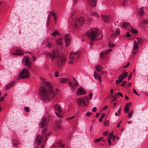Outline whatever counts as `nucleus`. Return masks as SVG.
Masks as SVG:
<instances>
[{"label": "nucleus", "instance_id": "8", "mask_svg": "<svg viewBox=\"0 0 148 148\" xmlns=\"http://www.w3.org/2000/svg\"><path fill=\"white\" fill-rule=\"evenodd\" d=\"M30 76L29 71L25 69H23L19 73L17 79L19 80L21 78L25 79L28 78Z\"/></svg>", "mask_w": 148, "mask_h": 148}, {"label": "nucleus", "instance_id": "44", "mask_svg": "<svg viewBox=\"0 0 148 148\" xmlns=\"http://www.w3.org/2000/svg\"><path fill=\"white\" fill-rule=\"evenodd\" d=\"M94 76L96 79H97L99 76V75L97 73H94Z\"/></svg>", "mask_w": 148, "mask_h": 148}, {"label": "nucleus", "instance_id": "32", "mask_svg": "<svg viewBox=\"0 0 148 148\" xmlns=\"http://www.w3.org/2000/svg\"><path fill=\"white\" fill-rule=\"evenodd\" d=\"M141 24H144L145 25H147L148 24V20H143L141 22Z\"/></svg>", "mask_w": 148, "mask_h": 148}, {"label": "nucleus", "instance_id": "22", "mask_svg": "<svg viewBox=\"0 0 148 148\" xmlns=\"http://www.w3.org/2000/svg\"><path fill=\"white\" fill-rule=\"evenodd\" d=\"M138 16H143L144 14V12L143 9V8H140L138 12Z\"/></svg>", "mask_w": 148, "mask_h": 148}, {"label": "nucleus", "instance_id": "24", "mask_svg": "<svg viewBox=\"0 0 148 148\" xmlns=\"http://www.w3.org/2000/svg\"><path fill=\"white\" fill-rule=\"evenodd\" d=\"M106 55L105 53V51H103L101 52L100 55L101 59H105L106 57Z\"/></svg>", "mask_w": 148, "mask_h": 148}, {"label": "nucleus", "instance_id": "63", "mask_svg": "<svg viewBox=\"0 0 148 148\" xmlns=\"http://www.w3.org/2000/svg\"><path fill=\"white\" fill-rule=\"evenodd\" d=\"M105 116V114L104 113H102L101 115V118H103Z\"/></svg>", "mask_w": 148, "mask_h": 148}, {"label": "nucleus", "instance_id": "54", "mask_svg": "<svg viewBox=\"0 0 148 148\" xmlns=\"http://www.w3.org/2000/svg\"><path fill=\"white\" fill-rule=\"evenodd\" d=\"M92 113L91 112H88L86 113V116H89L90 115L92 114Z\"/></svg>", "mask_w": 148, "mask_h": 148}, {"label": "nucleus", "instance_id": "30", "mask_svg": "<svg viewBox=\"0 0 148 148\" xmlns=\"http://www.w3.org/2000/svg\"><path fill=\"white\" fill-rule=\"evenodd\" d=\"M92 96H93V95H92V92H90L89 94V98H88L87 97V98L88 99V102H89V103L90 100H91L92 99Z\"/></svg>", "mask_w": 148, "mask_h": 148}, {"label": "nucleus", "instance_id": "60", "mask_svg": "<svg viewBox=\"0 0 148 148\" xmlns=\"http://www.w3.org/2000/svg\"><path fill=\"white\" fill-rule=\"evenodd\" d=\"M118 95H120L121 97H123V95L122 93L121 92H118Z\"/></svg>", "mask_w": 148, "mask_h": 148}, {"label": "nucleus", "instance_id": "45", "mask_svg": "<svg viewBox=\"0 0 148 148\" xmlns=\"http://www.w3.org/2000/svg\"><path fill=\"white\" fill-rule=\"evenodd\" d=\"M13 144L14 145H16L18 144V142L17 140H13Z\"/></svg>", "mask_w": 148, "mask_h": 148}, {"label": "nucleus", "instance_id": "19", "mask_svg": "<svg viewBox=\"0 0 148 148\" xmlns=\"http://www.w3.org/2000/svg\"><path fill=\"white\" fill-rule=\"evenodd\" d=\"M54 108L60 113L62 111L61 107L59 104L55 105L54 107Z\"/></svg>", "mask_w": 148, "mask_h": 148}, {"label": "nucleus", "instance_id": "13", "mask_svg": "<svg viewBox=\"0 0 148 148\" xmlns=\"http://www.w3.org/2000/svg\"><path fill=\"white\" fill-rule=\"evenodd\" d=\"M86 93V92L85 91L84 89L81 87H80L77 90V94L78 95H85Z\"/></svg>", "mask_w": 148, "mask_h": 148}, {"label": "nucleus", "instance_id": "3", "mask_svg": "<svg viewBox=\"0 0 148 148\" xmlns=\"http://www.w3.org/2000/svg\"><path fill=\"white\" fill-rule=\"evenodd\" d=\"M87 34L90 39L92 40H101L103 37V34L101 32L95 28L92 29Z\"/></svg>", "mask_w": 148, "mask_h": 148}, {"label": "nucleus", "instance_id": "62", "mask_svg": "<svg viewBox=\"0 0 148 148\" xmlns=\"http://www.w3.org/2000/svg\"><path fill=\"white\" fill-rule=\"evenodd\" d=\"M97 110V108L96 107H94L92 110V111L93 112H95Z\"/></svg>", "mask_w": 148, "mask_h": 148}, {"label": "nucleus", "instance_id": "55", "mask_svg": "<svg viewBox=\"0 0 148 148\" xmlns=\"http://www.w3.org/2000/svg\"><path fill=\"white\" fill-rule=\"evenodd\" d=\"M108 131H106L104 132L103 133V135L104 136H106L108 134Z\"/></svg>", "mask_w": 148, "mask_h": 148}, {"label": "nucleus", "instance_id": "58", "mask_svg": "<svg viewBox=\"0 0 148 148\" xmlns=\"http://www.w3.org/2000/svg\"><path fill=\"white\" fill-rule=\"evenodd\" d=\"M113 100L111 101V102H113L114 101L117 99V98L115 96H114L113 97Z\"/></svg>", "mask_w": 148, "mask_h": 148}, {"label": "nucleus", "instance_id": "16", "mask_svg": "<svg viewBox=\"0 0 148 148\" xmlns=\"http://www.w3.org/2000/svg\"><path fill=\"white\" fill-rule=\"evenodd\" d=\"M46 123V119L45 117H43L40 121V126L41 128L43 127Z\"/></svg>", "mask_w": 148, "mask_h": 148}, {"label": "nucleus", "instance_id": "2", "mask_svg": "<svg viewBox=\"0 0 148 148\" xmlns=\"http://www.w3.org/2000/svg\"><path fill=\"white\" fill-rule=\"evenodd\" d=\"M45 54L47 57H50L52 60H53L56 57L57 58V65L58 67H61L63 66L65 62V58L63 55H59L58 52H55L52 51L51 53L46 52Z\"/></svg>", "mask_w": 148, "mask_h": 148}, {"label": "nucleus", "instance_id": "46", "mask_svg": "<svg viewBox=\"0 0 148 148\" xmlns=\"http://www.w3.org/2000/svg\"><path fill=\"white\" fill-rule=\"evenodd\" d=\"M76 116V115H75L74 116H73L72 117H69V118H66V119L67 120H71V119H73V118H74L75 116Z\"/></svg>", "mask_w": 148, "mask_h": 148}, {"label": "nucleus", "instance_id": "56", "mask_svg": "<svg viewBox=\"0 0 148 148\" xmlns=\"http://www.w3.org/2000/svg\"><path fill=\"white\" fill-rule=\"evenodd\" d=\"M131 36V35L128 32H127L126 35V36L127 37H129Z\"/></svg>", "mask_w": 148, "mask_h": 148}, {"label": "nucleus", "instance_id": "43", "mask_svg": "<svg viewBox=\"0 0 148 148\" xmlns=\"http://www.w3.org/2000/svg\"><path fill=\"white\" fill-rule=\"evenodd\" d=\"M56 115L58 116L59 118H62V117H63L62 116V115H60V114L59 113H58L57 112H56Z\"/></svg>", "mask_w": 148, "mask_h": 148}, {"label": "nucleus", "instance_id": "40", "mask_svg": "<svg viewBox=\"0 0 148 148\" xmlns=\"http://www.w3.org/2000/svg\"><path fill=\"white\" fill-rule=\"evenodd\" d=\"M109 124L108 121H106L104 123V125L106 126H108L109 125Z\"/></svg>", "mask_w": 148, "mask_h": 148}, {"label": "nucleus", "instance_id": "48", "mask_svg": "<svg viewBox=\"0 0 148 148\" xmlns=\"http://www.w3.org/2000/svg\"><path fill=\"white\" fill-rule=\"evenodd\" d=\"M133 92L134 94H136L137 95V96L139 95V94L137 92L136 90L135 89H133Z\"/></svg>", "mask_w": 148, "mask_h": 148}, {"label": "nucleus", "instance_id": "28", "mask_svg": "<svg viewBox=\"0 0 148 148\" xmlns=\"http://www.w3.org/2000/svg\"><path fill=\"white\" fill-rule=\"evenodd\" d=\"M121 107L119 108L117 112H115V114L116 116H118L121 114Z\"/></svg>", "mask_w": 148, "mask_h": 148}, {"label": "nucleus", "instance_id": "10", "mask_svg": "<svg viewBox=\"0 0 148 148\" xmlns=\"http://www.w3.org/2000/svg\"><path fill=\"white\" fill-rule=\"evenodd\" d=\"M60 81L61 83H68L70 86L72 85V82L68 78H62L60 79Z\"/></svg>", "mask_w": 148, "mask_h": 148}, {"label": "nucleus", "instance_id": "42", "mask_svg": "<svg viewBox=\"0 0 148 148\" xmlns=\"http://www.w3.org/2000/svg\"><path fill=\"white\" fill-rule=\"evenodd\" d=\"M122 81V79H119L117 80L116 81V84H118L119 83L121 82Z\"/></svg>", "mask_w": 148, "mask_h": 148}, {"label": "nucleus", "instance_id": "25", "mask_svg": "<svg viewBox=\"0 0 148 148\" xmlns=\"http://www.w3.org/2000/svg\"><path fill=\"white\" fill-rule=\"evenodd\" d=\"M55 125L56 127L58 129H60L62 127V125L59 121H57L56 122Z\"/></svg>", "mask_w": 148, "mask_h": 148}, {"label": "nucleus", "instance_id": "34", "mask_svg": "<svg viewBox=\"0 0 148 148\" xmlns=\"http://www.w3.org/2000/svg\"><path fill=\"white\" fill-rule=\"evenodd\" d=\"M53 46V44L51 42H48L47 45V46L49 48H50Z\"/></svg>", "mask_w": 148, "mask_h": 148}, {"label": "nucleus", "instance_id": "17", "mask_svg": "<svg viewBox=\"0 0 148 148\" xmlns=\"http://www.w3.org/2000/svg\"><path fill=\"white\" fill-rule=\"evenodd\" d=\"M88 3L92 7H95L96 5L97 0H88Z\"/></svg>", "mask_w": 148, "mask_h": 148}, {"label": "nucleus", "instance_id": "6", "mask_svg": "<svg viewBox=\"0 0 148 148\" xmlns=\"http://www.w3.org/2000/svg\"><path fill=\"white\" fill-rule=\"evenodd\" d=\"M73 25L75 29H76L80 27L81 25L83 24L84 22V18L82 17L76 18L73 20Z\"/></svg>", "mask_w": 148, "mask_h": 148}, {"label": "nucleus", "instance_id": "52", "mask_svg": "<svg viewBox=\"0 0 148 148\" xmlns=\"http://www.w3.org/2000/svg\"><path fill=\"white\" fill-rule=\"evenodd\" d=\"M108 143L109 145L110 146V145L111 144V140H110V139L109 138H108Z\"/></svg>", "mask_w": 148, "mask_h": 148}, {"label": "nucleus", "instance_id": "51", "mask_svg": "<svg viewBox=\"0 0 148 148\" xmlns=\"http://www.w3.org/2000/svg\"><path fill=\"white\" fill-rule=\"evenodd\" d=\"M55 76L56 77H58L59 76V74L58 72L57 71L55 73Z\"/></svg>", "mask_w": 148, "mask_h": 148}, {"label": "nucleus", "instance_id": "49", "mask_svg": "<svg viewBox=\"0 0 148 148\" xmlns=\"http://www.w3.org/2000/svg\"><path fill=\"white\" fill-rule=\"evenodd\" d=\"M101 140L100 138H98L97 139L94 140V142L95 143H97L99 142Z\"/></svg>", "mask_w": 148, "mask_h": 148}, {"label": "nucleus", "instance_id": "33", "mask_svg": "<svg viewBox=\"0 0 148 148\" xmlns=\"http://www.w3.org/2000/svg\"><path fill=\"white\" fill-rule=\"evenodd\" d=\"M50 18V15L49 14L47 17V26L49 25V22Z\"/></svg>", "mask_w": 148, "mask_h": 148}, {"label": "nucleus", "instance_id": "35", "mask_svg": "<svg viewBox=\"0 0 148 148\" xmlns=\"http://www.w3.org/2000/svg\"><path fill=\"white\" fill-rule=\"evenodd\" d=\"M137 40H138V44L142 43L143 41L142 39L140 38H137Z\"/></svg>", "mask_w": 148, "mask_h": 148}, {"label": "nucleus", "instance_id": "29", "mask_svg": "<svg viewBox=\"0 0 148 148\" xmlns=\"http://www.w3.org/2000/svg\"><path fill=\"white\" fill-rule=\"evenodd\" d=\"M129 31L135 34H137L138 33V31L134 29V28L132 27V28H131Z\"/></svg>", "mask_w": 148, "mask_h": 148}, {"label": "nucleus", "instance_id": "59", "mask_svg": "<svg viewBox=\"0 0 148 148\" xmlns=\"http://www.w3.org/2000/svg\"><path fill=\"white\" fill-rule=\"evenodd\" d=\"M132 103L130 102L128 103H127L125 105V106L127 107H128V106L132 104Z\"/></svg>", "mask_w": 148, "mask_h": 148}, {"label": "nucleus", "instance_id": "21", "mask_svg": "<svg viewBox=\"0 0 148 148\" xmlns=\"http://www.w3.org/2000/svg\"><path fill=\"white\" fill-rule=\"evenodd\" d=\"M127 73L123 72L119 76L118 79H122L123 81L124 78H126L127 77Z\"/></svg>", "mask_w": 148, "mask_h": 148}, {"label": "nucleus", "instance_id": "5", "mask_svg": "<svg viewBox=\"0 0 148 148\" xmlns=\"http://www.w3.org/2000/svg\"><path fill=\"white\" fill-rule=\"evenodd\" d=\"M88 99L87 96H86L83 98H78L76 101V104L79 106L86 107L89 104Z\"/></svg>", "mask_w": 148, "mask_h": 148}, {"label": "nucleus", "instance_id": "36", "mask_svg": "<svg viewBox=\"0 0 148 148\" xmlns=\"http://www.w3.org/2000/svg\"><path fill=\"white\" fill-rule=\"evenodd\" d=\"M124 111L125 113H127L128 112V111L129 110V108L128 107L125 106L124 107Z\"/></svg>", "mask_w": 148, "mask_h": 148}, {"label": "nucleus", "instance_id": "50", "mask_svg": "<svg viewBox=\"0 0 148 148\" xmlns=\"http://www.w3.org/2000/svg\"><path fill=\"white\" fill-rule=\"evenodd\" d=\"M126 82H127L125 81H124L121 84V86H124L126 84Z\"/></svg>", "mask_w": 148, "mask_h": 148}, {"label": "nucleus", "instance_id": "9", "mask_svg": "<svg viewBox=\"0 0 148 148\" xmlns=\"http://www.w3.org/2000/svg\"><path fill=\"white\" fill-rule=\"evenodd\" d=\"M120 33V31L116 25L112 26L111 28L110 36L111 37H116Z\"/></svg>", "mask_w": 148, "mask_h": 148}, {"label": "nucleus", "instance_id": "7", "mask_svg": "<svg viewBox=\"0 0 148 148\" xmlns=\"http://www.w3.org/2000/svg\"><path fill=\"white\" fill-rule=\"evenodd\" d=\"M79 52H71L69 55V64H73L79 58Z\"/></svg>", "mask_w": 148, "mask_h": 148}, {"label": "nucleus", "instance_id": "64", "mask_svg": "<svg viewBox=\"0 0 148 148\" xmlns=\"http://www.w3.org/2000/svg\"><path fill=\"white\" fill-rule=\"evenodd\" d=\"M132 113H129V114L128 115V117L130 118H131L132 117Z\"/></svg>", "mask_w": 148, "mask_h": 148}, {"label": "nucleus", "instance_id": "37", "mask_svg": "<svg viewBox=\"0 0 148 148\" xmlns=\"http://www.w3.org/2000/svg\"><path fill=\"white\" fill-rule=\"evenodd\" d=\"M92 14L94 16H95L96 17H98V13L96 12H94L92 13Z\"/></svg>", "mask_w": 148, "mask_h": 148}, {"label": "nucleus", "instance_id": "39", "mask_svg": "<svg viewBox=\"0 0 148 148\" xmlns=\"http://www.w3.org/2000/svg\"><path fill=\"white\" fill-rule=\"evenodd\" d=\"M77 85H78L77 82L76 81L75 82V83H74L73 85H72V86L71 87H72V88H74L75 86H77Z\"/></svg>", "mask_w": 148, "mask_h": 148}, {"label": "nucleus", "instance_id": "53", "mask_svg": "<svg viewBox=\"0 0 148 148\" xmlns=\"http://www.w3.org/2000/svg\"><path fill=\"white\" fill-rule=\"evenodd\" d=\"M25 110L27 112H29V108L28 107H25L24 108Z\"/></svg>", "mask_w": 148, "mask_h": 148}, {"label": "nucleus", "instance_id": "47", "mask_svg": "<svg viewBox=\"0 0 148 148\" xmlns=\"http://www.w3.org/2000/svg\"><path fill=\"white\" fill-rule=\"evenodd\" d=\"M112 51V49H109L108 50L106 51H105V53L106 55L108 54L110 52Z\"/></svg>", "mask_w": 148, "mask_h": 148}, {"label": "nucleus", "instance_id": "15", "mask_svg": "<svg viewBox=\"0 0 148 148\" xmlns=\"http://www.w3.org/2000/svg\"><path fill=\"white\" fill-rule=\"evenodd\" d=\"M138 45L136 42L134 41L133 43V47L132 49V53L134 54L138 52Z\"/></svg>", "mask_w": 148, "mask_h": 148}, {"label": "nucleus", "instance_id": "1", "mask_svg": "<svg viewBox=\"0 0 148 148\" xmlns=\"http://www.w3.org/2000/svg\"><path fill=\"white\" fill-rule=\"evenodd\" d=\"M43 82V86L40 88V95L44 100L49 101L54 97L58 93L57 89L55 91L53 90L50 83L46 81V79L41 78Z\"/></svg>", "mask_w": 148, "mask_h": 148}, {"label": "nucleus", "instance_id": "11", "mask_svg": "<svg viewBox=\"0 0 148 148\" xmlns=\"http://www.w3.org/2000/svg\"><path fill=\"white\" fill-rule=\"evenodd\" d=\"M64 39L65 40V43L66 46L68 47L70 43V36L69 34H66L65 35Z\"/></svg>", "mask_w": 148, "mask_h": 148}, {"label": "nucleus", "instance_id": "12", "mask_svg": "<svg viewBox=\"0 0 148 148\" xmlns=\"http://www.w3.org/2000/svg\"><path fill=\"white\" fill-rule=\"evenodd\" d=\"M122 27L123 28L129 31L131 28H132V26L128 22H125L122 24Z\"/></svg>", "mask_w": 148, "mask_h": 148}, {"label": "nucleus", "instance_id": "57", "mask_svg": "<svg viewBox=\"0 0 148 148\" xmlns=\"http://www.w3.org/2000/svg\"><path fill=\"white\" fill-rule=\"evenodd\" d=\"M132 73H130V75H129L128 77V79H130V78L132 77Z\"/></svg>", "mask_w": 148, "mask_h": 148}, {"label": "nucleus", "instance_id": "23", "mask_svg": "<svg viewBox=\"0 0 148 148\" xmlns=\"http://www.w3.org/2000/svg\"><path fill=\"white\" fill-rule=\"evenodd\" d=\"M96 69L97 71L102 72L103 70V67L101 65H99L96 66Z\"/></svg>", "mask_w": 148, "mask_h": 148}, {"label": "nucleus", "instance_id": "26", "mask_svg": "<svg viewBox=\"0 0 148 148\" xmlns=\"http://www.w3.org/2000/svg\"><path fill=\"white\" fill-rule=\"evenodd\" d=\"M14 82V81L12 82L9 84L8 85L6 86L5 87V89L6 90L9 89L10 88L13 86Z\"/></svg>", "mask_w": 148, "mask_h": 148}, {"label": "nucleus", "instance_id": "4", "mask_svg": "<svg viewBox=\"0 0 148 148\" xmlns=\"http://www.w3.org/2000/svg\"><path fill=\"white\" fill-rule=\"evenodd\" d=\"M50 133L48 132L47 129L45 128L42 131V134L41 136L38 135L36 137V141L39 145L40 143L44 142L43 144L46 143L48 139L47 137L49 135Z\"/></svg>", "mask_w": 148, "mask_h": 148}, {"label": "nucleus", "instance_id": "31", "mask_svg": "<svg viewBox=\"0 0 148 148\" xmlns=\"http://www.w3.org/2000/svg\"><path fill=\"white\" fill-rule=\"evenodd\" d=\"M58 44L59 45H61L62 43V39L61 38H59L57 41Z\"/></svg>", "mask_w": 148, "mask_h": 148}, {"label": "nucleus", "instance_id": "14", "mask_svg": "<svg viewBox=\"0 0 148 148\" xmlns=\"http://www.w3.org/2000/svg\"><path fill=\"white\" fill-rule=\"evenodd\" d=\"M25 65L27 66V68L29 69H31L32 67V62L28 60V57H27L25 59Z\"/></svg>", "mask_w": 148, "mask_h": 148}, {"label": "nucleus", "instance_id": "41", "mask_svg": "<svg viewBox=\"0 0 148 148\" xmlns=\"http://www.w3.org/2000/svg\"><path fill=\"white\" fill-rule=\"evenodd\" d=\"M115 46V44H113V43H111L110 42L109 44V47H114V46Z\"/></svg>", "mask_w": 148, "mask_h": 148}, {"label": "nucleus", "instance_id": "18", "mask_svg": "<svg viewBox=\"0 0 148 148\" xmlns=\"http://www.w3.org/2000/svg\"><path fill=\"white\" fill-rule=\"evenodd\" d=\"M23 54V53L19 50H17L16 51L15 53H13L12 54L13 55H20L21 56Z\"/></svg>", "mask_w": 148, "mask_h": 148}, {"label": "nucleus", "instance_id": "27", "mask_svg": "<svg viewBox=\"0 0 148 148\" xmlns=\"http://www.w3.org/2000/svg\"><path fill=\"white\" fill-rule=\"evenodd\" d=\"M51 34L53 36H55L57 35L60 34V33L57 30H55V31L53 33H51Z\"/></svg>", "mask_w": 148, "mask_h": 148}, {"label": "nucleus", "instance_id": "61", "mask_svg": "<svg viewBox=\"0 0 148 148\" xmlns=\"http://www.w3.org/2000/svg\"><path fill=\"white\" fill-rule=\"evenodd\" d=\"M130 64V63L129 62H128L126 66L124 67V68H125L127 67Z\"/></svg>", "mask_w": 148, "mask_h": 148}, {"label": "nucleus", "instance_id": "38", "mask_svg": "<svg viewBox=\"0 0 148 148\" xmlns=\"http://www.w3.org/2000/svg\"><path fill=\"white\" fill-rule=\"evenodd\" d=\"M50 14H51L54 17L57 16L56 13L55 12L53 11H51L50 12Z\"/></svg>", "mask_w": 148, "mask_h": 148}, {"label": "nucleus", "instance_id": "20", "mask_svg": "<svg viewBox=\"0 0 148 148\" xmlns=\"http://www.w3.org/2000/svg\"><path fill=\"white\" fill-rule=\"evenodd\" d=\"M101 16L102 17L103 21L105 22H108L110 20V17L109 16H105L101 14Z\"/></svg>", "mask_w": 148, "mask_h": 148}]
</instances>
